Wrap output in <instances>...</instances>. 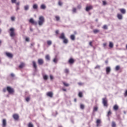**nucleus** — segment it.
Masks as SVG:
<instances>
[{
  "mask_svg": "<svg viewBox=\"0 0 127 127\" xmlns=\"http://www.w3.org/2000/svg\"><path fill=\"white\" fill-rule=\"evenodd\" d=\"M43 79L44 80H47L48 79V76L47 75H45L43 76Z\"/></svg>",
  "mask_w": 127,
  "mask_h": 127,
  "instance_id": "473e14b6",
  "label": "nucleus"
},
{
  "mask_svg": "<svg viewBox=\"0 0 127 127\" xmlns=\"http://www.w3.org/2000/svg\"><path fill=\"white\" fill-rule=\"evenodd\" d=\"M12 3H15L16 2V0H11Z\"/></svg>",
  "mask_w": 127,
  "mask_h": 127,
  "instance_id": "c03bdc74",
  "label": "nucleus"
},
{
  "mask_svg": "<svg viewBox=\"0 0 127 127\" xmlns=\"http://www.w3.org/2000/svg\"><path fill=\"white\" fill-rule=\"evenodd\" d=\"M25 40H26V41L28 42V41H29V38H26Z\"/></svg>",
  "mask_w": 127,
  "mask_h": 127,
  "instance_id": "6e6d98bb",
  "label": "nucleus"
},
{
  "mask_svg": "<svg viewBox=\"0 0 127 127\" xmlns=\"http://www.w3.org/2000/svg\"><path fill=\"white\" fill-rule=\"evenodd\" d=\"M53 62H54V63H57V59L56 58H55L54 60H53Z\"/></svg>",
  "mask_w": 127,
  "mask_h": 127,
  "instance_id": "37998d69",
  "label": "nucleus"
},
{
  "mask_svg": "<svg viewBox=\"0 0 127 127\" xmlns=\"http://www.w3.org/2000/svg\"><path fill=\"white\" fill-rule=\"evenodd\" d=\"M89 45H90V46H92V42H89Z\"/></svg>",
  "mask_w": 127,
  "mask_h": 127,
  "instance_id": "e2e57ef3",
  "label": "nucleus"
},
{
  "mask_svg": "<svg viewBox=\"0 0 127 127\" xmlns=\"http://www.w3.org/2000/svg\"><path fill=\"white\" fill-rule=\"evenodd\" d=\"M113 109L114 111H118V110H119V106H118V105H114L113 107Z\"/></svg>",
  "mask_w": 127,
  "mask_h": 127,
  "instance_id": "dca6fc26",
  "label": "nucleus"
},
{
  "mask_svg": "<svg viewBox=\"0 0 127 127\" xmlns=\"http://www.w3.org/2000/svg\"><path fill=\"white\" fill-rule=\"evenodd\" d=\"M63 83L64 85V86H65V87H68L69 86V84H68L65 82H63Z\"/></svg>",
  "mask_w": 127,
  "mask_h": 127,
  "instance_id": "72a5a7b5",
  "label": "nucleus"
},
{
  "mask_svg": "<svg viewBox=\"0 0 127 127\" xmlns=\"http://www.w3.org/2000/svg\"><path fill=\"white\" fill-rule=\"evenodd\" d=\"M110 115H112V112L111 111H109L108 113V116L109 117Z\"/></svg>",
  "mask_w": 127,
  "mask_h": 127,
  "instance_id": "8fccbe9b",
  "label": "nucleus"
},
{
  "mask_svg": "<svg viewBox=\"0 0 127 127\" xmlns=\"http://www.w3.org/2000/svg\"><path fill=\"white\" fill-rule=\"evenodd\" d=\"M93 32L94 33L96 34V33H98V32H100V30L98 29H94L93 30Z\"/></svg>",
  "mask_w": 127,
  "mask_h": 127,
  "instance_id": "c756f323",
  "label": "nucleus"
},
{
  "mask_svg": "<svg viewBox=\"0 0 127 127\" xmlns=\"http://www.w3.org/2000/svg\"><path fill=\"white\" fill-rule=\"evenodd\" d=\"M45 19L43 16H41L39 18L38 24L40 26H41L44 23Z\"/></svg>",
  "mask_w": 127,
  "mask_h": 127,
  "instance_id": "f257e3e1",
  "label": "nucleus"
},
{
  "mask_svg": "<svg viewBox=\"0 0 127 127\" xmlns=\"http://www.w3.org/2000/svg\"><path fill=\"white\" fill-rule=\"evenodd\" d=\"M10 76H11V77H14V74H13V73H11L10 74Z\"/></svg>",
  "mask_w": 127,
  "mask_h": 127,
  "instance_id": "864d4df0",
  "label": "nucleus"
},
{
  "mask_svg": "<svg viewBox=\"0 0 127 127\" xmlns=\"http://www.w3.org/2000/svg\"><path fill=\"white\" fill-rule=\"evenodd\" d=\"M117 126V125L116 124V122H112V127H116Z\"/></svg>",
  "mask_w": 127,
  "mask_h": 127,
  "instance_id": "c85d7f7f",
  "label": "nucleus"
},
{
  "mask_svg": "<svg viewBox=\"0 0 127 127\" xmlns=\"http://www.w3.org/2000/svg\"><path fill=\"white\" fill-rule=\"evenodd\" d=\"M33 8L34 9H37L38 8V5H37V4H35L33 5Z\"/></svg>",
  "mask_w": 127,
  "mask_h": 127,
  "instance_id": "a878e982",
  "label": "nucleus"
},
{
  "mask_svg": "<svg viewBox=\"0 0 127 127\" xmlns=\"http://www.w3.org/2000/svg\"><path fill=\"white\" fill-rule=\"evenodd\" d=\"M9 31H10V36L11 37H14L15 36V33H14V29L13 28H11L9 29Z\"/></svg>",
  "mask_w": 127,
  "mask_h": 127,
  "instance_id": "f03ea898",
  "label": "nucleus"
},
{
  "mask_svg": "<svg viewBox=\"0 0 127 127\" xmlns=\"http://www.w3.org/2000/svg\"><path fill=\"white\" fill-rule=\"evenodd\" d=\"M63 91H64V92H66L67 90L66 89L63 88Z\"/></svg>",
  "mask_w": 127,
  "mask_h": 127,
  "instance_id": "680f3d73",
  "label": "nucleus"
},
{
  "mask_svg": "<svg viewBox=\"0 0 127 127\" xmlns=\"http://www.w3.org/2000/svg\"><path fill=\"white\" fill-rule=\"evenodd\" d=\"M24 67V63H21L19 65V68H20L21 69L23 68Z\"/></svg>",
  "mask_w": 127,
  "mask_h": 127,
  "instance_id": "412c9836",
  "label": "nucleus"
},
{
  "mask_svg": "<svg viewBox=\"0 0 127 127\" xmlns=\"http://www.w3.org/2000/svg\"><path fill=\"white\" fill-rule=\"evenodd\" d=\"M60 38L61 39H64L65 38V34H64V33H62L61 35V36H60Z\"/></svg>",
  "mask_w": 127,
  "mask_h": 127,
  "instance_id": "ddd939ff",
  "label": "nucleus"
},
{
  "mask_svg": "<svg viewBox=\"0 0 127 127\" xmlns=\"http://www.w3.org/2000/svg\"><path fill=\"white\" fill-rule=\"evenodd\" d=\"M74 63V60L73 59H70L68 61V63L70 64H73Z\"/></svg>",
  "mask_w": 127,
  "mask_h": 127,
  "instance_id": "4be33fe9",
  "label": "nucleus"
},
{
  "mask_svg": "<svg viewBox=\"0 0 127 127\" xmlns=\"http://www.w3.org/2000/svg\"><path fill=\"white\" fill-rule=\"evenodd\" d=\"M81 7H82V6L80 5H78L77 6V8H78L79 9H81Z\"/></svg>",
  "mask_w": 127,
  "mask_h": 127,
  "instance_id": "09e8293b",
  "label": "nucleus"
},
{
  "mask_svg": "<svg viewBox=\"0 0 127 127\" xmlns=\"http://www.w3.org/2000/svg\"><path fill=\"white\" fill-rule=\"evenodd\" d=\"M78 96L79 98H82V97H83V93H82V92H79Z\"/></svg>",
  "mask_w": 127,
  "mask_h": 127,
  "instance_id": "c9c22d12",
  "label": "nucleus"
},
{
  "mask_svg": "<svg viewBox=\"0 0 127 127\" xmlns=\"http://www.w3.org/2000/svg\"><path fill=\"white\" fill-rule=\"evenodd\" d=\"M93 6L92 5L87 6L86 7L85 10L86 11H89V10H91V9H92Z\"/></svg>",
  "mask_w": 127,
  "mask_h": 127,
  "instance_id": "6e6552de",
  "label": "nucleus"
},
{
  "mask_svg": "<svg viewBox=\"0 0 127 127\" xmlns=\"http://www.w3.org/2000/svg\"><path fill=\"white\" fill-rule=\"evenodd\" d=\"M62 4H63V3H62V2H61V1H59V5H62Z\"/></svg>",
  "mask_w": 127,
  "mask_h": 127,
  "instance_id": "603ef678",
  "label": "nucleus"
},
{
  "mask_svg": "<svg viewBox=\"0 0 127 127\" xmlns=\"http://www.w3.org/2000/svg\"><path fill=\"white\" fill-rule=\"evenodd\" d=\"M98 68H100V66L97 65V66L95 67V69H98Z\"/></svg>",
  "mask_w": 127,
  "mask_h": 127,
  "instance_id": "bf43d9fd",
  "label": "nucleus"
},
{
  "mask_svg": "<svg viewBox=\"0 0 127 127\" xmlns=\"http://www.w3.org/2000/svg\"><path fill=\"white\" fill-rule=\"evenodd\" d=\"M103 29H108V26H107V25H105L103 27Z\"/></svg>",
  "mask_w": 127,
  "mask_h": 127,
  "instance_id": "ea45409f",
  "label": "nucleus"
},
{
  "mask_svg": "<svg viewBox=\"0 0 127 127\" xmlns=\"http://www.w3.org/2000/svg\"><path fill=\"white\" fill-rule=\"evenodd\" d=\"M7 91L9 94H12L13 93H14V90L9 86L7 87Z\"/></svg>",
  "mask_w": 127,
  "mask_h": 127,
  "instance_id": "20e7f679",
  "label": "nucleus"
},
{
  "mask_svg": "<svg viewBox=\"0 0 127 127\" xmlns=\"http://www.w3.org/2000/svg\"><path fill=\"white\" fill-rule=\"evenodd\" d=\"M6 90H7V88H3V92L4 93H5L6 92Z\"/></svg>",
  "mask_w": 127,
  "mask_h": 127,
  "instance_id": "de8ad7c7",
  "label": "nucleus"
},
{
  "mask_svg": "<svg viewBox=\"0 0 127 127\" xmlns=\"http://www.w3.org/2000/svg\"><path fill=\"white\" fill-rule=\"evenodd\" d=\"M98 111V107L95 106L93 107V113H95V112H97Z\"/></svg>",
  "mask_w": 127,
  "mask_h": 127,
  "instance_id": "b1692460",
  "label": "nucleus"
},
{
  "mask_svg": "<svg viewBox=\"0 0 127 127\" xmlns=\"http://www.w3.org/2000/svg\"><path fill=\"white\" fill-rule=\"evenodd\" d=\"M50 77L51 80H53V76H52V75H51L50 76Z\"/></svg>",
  "mask_w": 127,
  "mask_h": 127,
  "instance_id": "5fc2aeb1",
  "label": "nucleus"
},
{
  "mask_svg": "<svg viewBox=\"0 0 127 127\" xmlns=\"http://www.w3.org/2000/svg\"><path fill=\"white\" fill-rule=\"evenodd\" d=\"M102 103L104 107H108V100H107V98H104L102 99Z\"/></svg>",
  "mask_w": 127,
  "mask_h": 127,
  "instance_id": "7ed1b4c3",
  "label": "nucleus"
},
{
  "mask_svg": "<svg viewBox=\"0 0 127 127\" xmlns=\"http://www.w3.org/2000/svg\"><path fill=\"white\" fill-rule=\"evenodd\" d=\"M47 43L48 45H49V46H50V45H51V44H52V41H51V40L47 41Z\"/></svg>",
  "mask_w": 127,
  "mask_h": 127,
  "instance_id": "bb28decb",
  "label": "nucleus"
},
{
  "mask_svg": "<svg viewBox=\"0 0 127 127\" xmlns=\"http://www.w3.org/2000/svg\"><path fill=\"white\" fill-rule=\"evenodd\" d=\"M70 39H71V40H75V35H71L70 36Z\"/></svg>",
  "mask_w": 127,
  "mask_h": 127,
  "instance_id": "7c9ffc66",
  "label": "nucleus"
},
{
  "mask_svg": "<svg viewBox=\"0 0 127 127\" xmlns=\"http://www.w3.org/2000/svg\"><path fill=\"white\" fill-rule=\"evenodd\" d=\"M74 101L76 103V102H77V99L76 98H75L74 99Z\"/></svg>",
  "mask_w": 127,
  "mask_h": 127,
  "instance_id": "338daca9",
  "label": "nucleus"
},
{
  "mask_svg": "<svg viewBox=\"0 0 127 127\" xmlns=\"http://www.w3.org/2000/svg\"><path fill=\"white\" fill-rule=\"evenodd\" d=\"M19 9V6H17L16 7V11H17V10H18Z\"/></svg>",
  "mask_w": 127,
  "mask_h": 127,
  "instance_id": "4d7b16f0",
  "label": "nucleus"
},
{
  "mask_svg": "<svg viewBox=\"0 0 127 127\" xmlns=\"http://www.w3.org/2000/svg\"><path fill=\"white\" fill-rule=\"evenodd\" d=\"M109 47H110V48H113V47H114V44L110 42L109 43Z\"/></svg>",
  "mask_w": 127,
  "mask_h": 127,
  "instance_id": "cd10ccee",
  "label": "nucleus"
},
{
  "mask_svg": "<svg viewBox=\"0 0 127 127\" xmlns=\"http://www.w3.org/2000/svg\"><path fill=\"white\" fill-rule=\"evenodd\" d=\"M78 85H79L80 86H81V85H82V83H81V82L78 83Z\"/></svg>",
  "mask_w": 127,
  "mask_h": 127,
  "instance_id": "774afa93",
  "label": "nucleus"
},
{
  "mask_svg": "<svg viewBox=\"0 0 127 127\" xmlns=\"http://www.w3.org/2000/svg\"><path fill=\"white\" fill-rule=\"evenodd\" d=\"M55 18L57 21H59V20H60V17H59V16H56Z\"/></svg>",
  "mask_w": 127,
  "mask_h": 127,
  "instance_id": "2f4dec72",
  "label": "nucleus"
},
{
  "mask_svg": "<svg viewBox=\"0 0 127 127\" xmlns=\"http://www.w3.org/2000/svg\"><path fill=\"white\" fill-rule=\"evenodd\" d=\"M34 43H32L31 44V46H33L34 45Z\"/></svg>",
  "mask_w": 127,
  "mask_h": 127,
  "instance_id": "0e129e2a",
  "label": "nucleus"
},
{
  "mask_svg": "<svg viewBox=\"0 0 127 127\" xmlns=\"http://www.w3.org/2000/svg\"><path fill=\"white\" fill-rule=\"evenodd\" d=\"M107 46V44H106V43L103 44V46H104V47H105V46Z\"/></svg>",
  "mask_w": 127,
  "mask_h": 127,
  "instance_id": "69168bd1",
  "label": "nucleus"
},
{
  "mask_svg": "<svg viewBox=\"0 0 127 127\" xmlns=\"http://www.w3.org/2000/svg\"><path fill=\"white\" fill-rule=\"evenodd\" d=\"M11 19L12 21H13L15 19V18L14 17H11Z\"/></svg>",
  "mask_w": 127,
  "mask_h": 127,
  "instance_id": "49530a36",
  "label": "nucleus"
},
{
  "mask_svg": "<svg viewBox=\"0 0 127 127\" xmlns=\"http://www.w3.org/2000/svg\"><path fill=\"white\" fill-rule=\"evenodd\" d=\"M13 118L14 120H15V121H17V120H18V119H19V116L17 114H14L13 115Z\"/></svg>",
  "mask_w": 127,
  "mask_h": 127,
  "instance_id": "1a4fd4ad",
  "label": "nucleus"
},
{
  "mask_svg": "<svg viewBox=\"0 0 127 127\" xmlns=\"http://www.w3.org/2000/svg\"><path fill=\"white\" fill-rule=\"evenodd\" d=\"M59 33V30H56V34H58Z\"/></svg>",
  "mask_w": 127,
  "mask_h": 127,
  "instance_id": "13d9d810",
  "label": "nucleus"
},
{
  "mask_svg": "<svg viewBox=\"0 0 127 127\" xmlns=\"http://www.w3.org/2000/svg\"><path fill=\"white\" fill-rule=\"evenodd\" d=\"M111 72V67L110 66L106 67V73L107 74H109Z\"/></svg>",
  "mask_w": 127,
  "mask_h": 127,
  "instance_id": "2eb2a0df",
  "label": "nucleus"
},
{
  "mask_svg": "<svg viewBox=\"0 0 127 127\" xmlns=\"http://www.w3.org/2000/svg\"><path fill=\"white\" fill-rule=\"evenodd\" d=\"M120 10L121 13H123V14H125L126 11L125 9L122 8V9H120Z\"/></svg>",
  "mask_w": 127,
  "mask_h": 127,
  "instance_id": "a211bd4d",
  "label": "nucleus"
},
{
  "mask_svg": "<svg viewBox=\"0 0 127 127\" xmlns=\"http://www.w3.org/2000/svg\"><path fill=\"white\" fill-rule=\"evenodd\" d=\"M120 66L119 65H117L116 67V71H119V70H120Z\"/></svg>",
  "mask_w": 127,
  "mask_h": 127,
  "instance_id": "58836bf2",
  "label": "nucleus"
},
{
  "mask_svg": "<svg viewBox=\"0 0 127 127\" xmlns=\"http://www.w3.org/2000/svg\"><path fill=\"white\" fill-rule=\"evenodd\" d=\"M117 17L118 19H120V20L123 19V15L121 14H117Z\"/></svg>",
  "mask_w": 127,
  "mask_h": 127,
  "instance_id": "4468645a",
  "label": "nucleus"
},
{
  "mask_svg": "<svg viewBox=\"0 0 127 127\" xmlns=\"http://www.w3.org/2000/svg\"><path fill=\"white\" fill-rule=\"evenodd\" d=\"M24 10H28L29 9V5H26L24 6Z\"/></svg>",
  "mask_w": 127,
  "mask_h": 127,
  "instance_id": "5701e85b",
  "label": "nucleus"
},
{
  "mask_svg": "<svg viewBox=\"0 0 127 127\" xmlns=\"http://www.w3.org/2000/svg\"><path fill=\"white\" fill-rule=\"evenodd\" d=\"M64 73H66V74H68V73H69V69L65 68L64 70Z\"/></svg>",
  "mask_w": 127,
  "mask_h": 127,
  "instance_id": "f704fd0d",
  "label": "nucleus"
},
{
  "mask_svg": "<svg viewBox=\"0 0 127 127\" xmlns=\"http://www.w3.org/2000/svg\"><path fill=\"white\" fill-rule=\"evenodd\" d=\"M47 96L50 97V98H52V97H53V93L52 92H47Z\"/></svg>",
  "mask_w": 127,
  "mask_h": 127,
  "instance_id": "f8f14e48",
  "label": "nucleus"
},
{
  "mask_svg": "<svg viewBox=\"0 0 127 127\" xmlns=\"http://www.w3.org/2000/svg\"><path fill=\"white\" fill-rule=\"evenodd\" d=\"M5 55L8 58H12L13 57V55L10 53L6 52Z\"/></svg>",
  "mask_w": 127,
  "mask_h": 127,
  "instance_id": "0eeeda50",
  "label": "nucleus"
},
{
  "mask_svg": "<svg viewBox=\"0 0 127 127\" xmlns=\"http://www.w3.org/2000/svg\"><path fill=\"white\" fill-rule=\"evenodd\" d=\"M125 97H127V90L126 91L125 93H124Z\"/></svg>",
  "mask_w": 127,
  "mask_h": 127,
  "instance_id": "a18cd8bd",
  "label": "nucleus"
},
{
  "mask_svg": "<svg viewBox=\"0 0 127 127\" xmlns=\"http://www.w3.org/2000/svg\"><path fill=\"white\" fill-rule=\"evenodd\" d=\"M63 43H64V44H67L68 41V39H67L66 38L63 39Z\"/></svg>",
  "mask_w": 127,
  "mask_h": 127,
  "instance_id": "f3484780",
  "label": "nucleus"
},
{
  "mask_svg": "<svg viewBox=\"0 0 127 127\" xmlns=\"http://www.w3.org/2000/svg\"><path fill=\"white\" fill-rule=\"evenodd\" d=\"M103 3L104 5H106V4H107V2H106V1H103Z\"/></svg>",
  "mask_w": 127,
  "mask_h": 127,
  "instance_id": "3c124183",
  "label": "nucleus"
},
{
  "mask_svg": "<svg viewBox=\"0 0 127 127\" xmlns=\"http://www.w3.org/2000/svg\"><path fill=\"white\" fill-rule=\"evenodd\" d=\"M16 5H19V2H16Z\"/></svg>",
  "mask_w": 127,
  "mask_h": 127,
  "instance_id": "052dcab7",
  "label": "nucleus"
},
{
  "mask_svg": "<svg viewBox=\"0 0 127 127\" xmlns=\"http://www.w3.org/2000/svg\"><path fill=\"white\" fill-rule=\"evenodd\" d=\"M30 100V98L29 97L26 98V102H29Z\"/></svg>",
  "mask_w": 127,
  "mask_h": 127,
  "instance_id": "79ce46f5",
  "label": "nucleus"
},
{
  "mask_svg": "<svg viewBox=\"0 0 127 127\" xmlns=\"http://www.w3.org/2000/svg\"><path fill=\"white\" fill-rule=\"evenodd\" d=\"M38 63L39 65H42L44 62H43V60L40 59L38 60Z\"/></svg>",
  "mask_w": 127,
  "mask_h": 127,
  "instance_id": "9b49d317",
  "label": "nucleus"
},
{
  "mask_svg": "<svg viewBox=\"0 0 127 127\" xmlns=\"http://www.w3.org/2000/svg\"><path fill=\"white\" fill-rule=\"evenodd\" d=\"M45 58L48 61H49V60H50V56H49V55H47L45 57Z\"/></svg>",
  "mask_w": 127,
  "mask_h": 127,
  "instance_id": "393cba45",
  "label": "nucleus"
},
{
  "mask_svg": "<svg viewBox=\"0 0 127 127\" xmlns=\"http://www.w3.org/2000/svg\"><path fill=\"white\" fill-rule=\"evenodd\" d=\"M80 109H81V110H84V109H85V106H84L83 104H81Z\"/></svg>",
  "mask_w": 127,
  "mask_h": 127,
  "instance_id": "e433bc0d",
  "label": "nucleus"
},
{
  "mask_svg": "<svg viewBox=\"0 0 127 127\" xmlns=\"http://www.w3.org/2000/svg\"><path fill=\"white\" fill-rule=\"evenodd\" d=\"M32 63L34 68H35V69H36V68H37V65H36V63L35 62V61H33Z\"/></svg>",
  "mask_w": 127,
  "mask_h": 127,
  "instance_id": "aec40b11",
  "label": "nucleus"
},
{
  "mask_svg": "<svg viewBox=\"0 0 127 127\" xmlns=\"http://www.w3.org/2000/svg\"><path fill=\"white\" fill-rule=\"evenodd\" d=\"M28 127H33V125L32 124H31V123H29L28 125Z\"/></svg>",
  "mask_w": 127,
  "mask_h": 127,
  "instance_id": "4c0bfd02",
  "label": "nucleus"
},
{
  "mask_svg": "<svg viewBox=\"0 0 127 127\" xmlns=\"http://www.w3.org/2000/svg\"><path fill=\"white\" fill-rule=\"evenodd\" d=\"M76 10H77V9H76V8H72V12H73L74 13H75L76 12Z\"/></svg>",
  "mask_w": 127,
  "mask_h": 127,
  "instance_id": "a19ab883",
  "label": "nucleus"
},
{
  "mask_svg": "<svg viewBox=\"0 0 127 127\" xmlns=\"http://www.w3.org/2000/svg\"><path fill=\"white\" fill-rule=\"evenodd\" d=\"M29 22L30 23H32V24H34V25H37V22L34 21V20H33V18L30 19Z\"/></svg>",
  "mask_w": 127,
  "mask_h": 127,
  "instance_id": "39448f33",
  "label": "nucleus"
},
{
  "mask_svg": "<svg viewBox=\"0 0 127 127\" xmlns=\"http://www.w3.org/2000/svg\"><path fill=\"white\" fill-rule=\"evenodd\" d=\"M2 123V127H6V120L3 119Z\"/></svg>",
  "mask_w": 127,
  "mask_h": 127,
  "instance_id": "9d476101",
  "label": "nucleus"
},
{
  "mask_svg": "<svg viewBox=\"0 0 127 127\" xmlns=\"http://www.w3.org/2000/svg\"><path fill=\"white\" fill-rule=\"evenodd\" d=\"M102 123V122L101 121V120L100 119H97L96 121V127H101V123Z\"/></svg>",
  "mask_w": 127,
  "mask_h": 127,
  "instance_id": "423d86ee",
  "label": "nucleus"
},
{
  "mask_svg": "<svg viewBox=\"0 0 127 127\" xmlns=\"http://www.w3.org/2000/svg\"><path fill=\"white\" fill-rule=\"evenodd\" d=\"M41 9H45L46 8V6L44 4H42L40 6Z\"/></svg>",
  "mask_w": 127,
  "mask_h": 127,
  "instance_id": "6ab92c4d",
  "label": "nucleus"
}]
</instances>
